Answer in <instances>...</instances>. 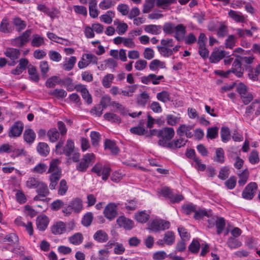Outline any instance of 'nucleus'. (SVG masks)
<instances>
[{
    "label": "nucleus",
    "mask_w": 260,
    "mask_h": 260,
    "mask_svg": "<svg viewBox=\"0 0 260 260\" xmlns=\"http://www.w3.org/2000/svg\"><path fill=\"white\" fill-rule=\"evenodd\" d=\"M150 134L148 136L156 135L160 137L158 142L161 141H170L175 135V131L173 128L166 127L158 131L153 129L150 131Z\"/></svg>",
    "instance_id": "1"
},
{
    "label": "nucleus",
    "mask_w": 260,
    "mask_h": 260,
    "mask_svg": "<svg viewBox=\"0 0 260 260\" xmlns=\"http://www.w3.org/2000/svg\"><path fill=\"white\" fill-rule=\"evenodd\" d=\"M59 160L57 159L52 160L50 163V167L48 173H50L49 180L57 182L61 177V170L58 168V165Z\"/></svg>",
    "instance_id": "2"
},
{
    "label": "nucleus",
    "mask_w": 260,
    "mask_h": 260,
    "mask_svg": "<svg viewBox=\"0 0 260 260\" xmlns=\"http://www.w3.org/2000/svg\"><path fill=\"white\" fill-rule=\"evenodd\" d=\"M170 223L168 221L162 219H154L149 224V229L154 232L165 231L170 228Z\"/></svg>",
    "instance_id": "3"
},
{
    "label": "nucleus",
    "mask_w": 260,
    "mask_h": 260,
    "mask_svg": "<svg viewBox=\"0 0 260 260\" xmlns=\"http://www.w3.org/2000/svg\"><path fill=\"white\" fill-rule=\"evenodd\" d=\"M91 171L98 176H102V179L106 181L110 175L111 169L108 166H103L101 164L97 163L92 168Z\"/></svg>",
    "instance_id": "4"
},
{
    "label": "nucleus",
    "mask_w": 260,
    "mask_h": 260,
    "mask_svg": "<svg viewBox=\"0 0 260 260\" xmlns=\"http://www.w3.org/2000/svg\"><path fill=\"white\" fill-rule=\"evenodd\" d=\"M72 83V79L70 78H67L64 80H61L58 76H54L49 79L46 82V85L47 87H54L56 84H59L60 86L70 85Z\"/></svg>",
    "instance_id": "5"
},
{
    "label": "nucleus",
    "mask_w": 260,
    "mask_h": 260,
    "mask_svg": "<svg viewBox=\"0 0 260 260\" xmlns=\"http://www.w3.org/2000/svg\"><path fill=\"white\" fill-rule=\"evenodd\" d=\"M4 54L11 60L10 62H8V64L10 66H14L19 61L17 60L20 57V51L16 48H8L4 52Z\"/></svg>",
    "instance_id": "6"
},
{
    "label": "nucleus",
    "mask_w": 260,
    "mask_h": 260,
    "mask_svg": "<svg viewBox=\"0 0 260 260\" xmlns=\"http://www.w3.org/2000/svg\"><path fill=\"white\" fill-rule=\"evenodd\" d=\"M257 185L255 182L249 183L243 190L242 196L246 200H251L254 196Z\"/></svg>",
    "instance_id": "7"
},
{
    "label": "nucleus",
    "mask_w": 260,
    "mask_h": 260,
    "mask_svg": "<svg viewBox=\"0 0 260 260\" xmlns=\"http://www.w3.org/2000/svg\"><path fill=\"white\" fill-rule=\"evenodd\" d=\"M31 34L30 29L25 31L21 36L15 38L13 41V45L17 47H21L25 45L28 41Z\"/></svg>",
    "instance_id": "8"
},
{
    "label": "nucleus",
    "mask_w": 260,
    "mask_h": 260,
    "mask_svg": "<svg viewBox=\"0 0 260 260\" xmlns=\"http://www.w3.org/2000/svg\"><path fill=\"white\" fill-rule=\"evenodd\" d=\"M23 129V124L20 121H16L11 126L9 132L10 137H17L21 135Z\"/></svg>",
    "instance_id": "9"
},
{
    "label": "nucleus",
    "mask_w": 260,
    "mask_h": 260,
    "mask_svg": "<svg viewBox=\"0 0 260 260\" xmlns=\"http://www.w3.org/2000/svg\"><path fill=\"white\" fill-rule=\"evenodd\" d=\"M117 206L114 203H109L105 208L104 213L105 217L110 219L112 220L117 215Z\"/></svg>",
    "instance_id": "10"
},
{
    "label": "nucleus",
    "mask_w": 260,
    "mask_h": 260,
    "mask_svg": "<svg viewBox=\"0 0 260 260\" xmlns=\"http://www.w3.org/2000/svg\"><path fill=\"white\" fill-rule=\"evenodd\" d=\"M192 128L191 125L181 124L176 130L177 135L182 137L185 135L187 138H191L193 136V134L191 131Z\"/></svg>",
    "instance_id": "11"
},
{
    "label": "nucleus",
    "mask_w": 260,
    "mask_h": 260,
    "mask_svg": "<svg viewBox=\"0 0 260 260\" xmlns=\"http://www.w3.org/2000/svg\"><path fill=\"white\" fill-rule=\"evenodd\" d=\"M255 112V114L257 116L260 114V101L255 100L251 104L247 107L245 112L246 117H249L250 114Z\"/></svg>",
    "instance_id": "12"
},
{
    "label": "nucleus",
    "mask_w": 260,
    "mask_h": 260,
    "mask_svg": "<svg viewBox=\"0 0 260 260\" xmlns=\"http://www.w3.org/2000/svg\"><path fill=\"white\" fill-rule=\"evenodd\" d=\"M19 64L15 69L12 70L11 73L15 75L21 74L26 69L29 63L28 60L26 58H22L19 60Z\"/></svg>",
    "instance_id": "13"
},
{
    "label": "nucleus",
    "mask_w": 260,
    "mask_h": 260,
    "mask_svg": "<svg viewBox=\"0 0 260 260\" xmlns=\"http://www.w3.org/2000/svg\"><path fill=\"white\" fill-rule=\"evenodd\" d=\"M226 54L224 50L214 49L209 57L210 61L212 63H217L225 57Z\"/></svg>",
    "instance_id": "14"
},
{
    "label": "nucleus",
    "mask_w": 260,
    "mask_h": 260,
    "mask_svg": "<svg viewBox=\"0 0 260 260\" xmlns=\"http://www.w3.org/2000/svg\"><path fill=\"white\" fill-rule=\"evenodd\" d=\"M241 61L239 58H237L234 60L232 64V68L231 70V72L235 74L238 77H241L243 74V69L241 68Z\"/></svg>",
    "instance_id": "15"
},
{
    "label": "nucleus",
    "mask_w": 260,
    "mask_h": 260,
    "mask_svg": "<svg viewBox=\"0 0 260 260\" xmlns=\"http://www.w3.org/2000/svg\"><path fill=\"white\" fill-rule=\"evenodd\" d=\"M117 223L120 226L126 230H131L134 226L133 220L124 216H120L117 219Z\"/></svg>",
    "instance_id": "16"
},
{
    "label": "nucleus",
    "mask_w": 260,
    "mask_h": 260,
    "mask_svg": "<svg viewBox=\"0 0 260 260\" xmlns=\"http://www.w3.org/2000/svg\"><path fill=\"white\" fill-rule=\"evenodd\" d=\"M36 223L38 230L44 231L48 225L49 219L46 215L39 216L37 218Z\"/></svg>",
    "instance_id": "17"
},
{
    "label": "nucleus",
    "mask_w": 260,
    "mask_h": 260,
    "mask_svg": "<svg viewBox=\"0 0 260 260\" xmlns=\"http://www.w3.org/2000/svg\"><path fill=\"white\" fill-rule=\"evenodd\" d=\"M149 218V212L145 210L137 212L135 214V219L140 223H146Z\"/></svg>",
    "instance_id": "18"
},
{
    "label": "nucleus",
    "mask_w": 260,
    "mask_h": 260,
    "mask_svg": "<svg viewBox=\"0 0 260 260\" xmlns=\"http://www.w3.org/2000/svg\"><path fill=\"white\" fill-rule=\"evenodd\" d=\"M66 231V224L62 221L55 223L51 227V232L54 235H60Z\"/></svg>",
    "instance_id": "19"
},
{
    "label": "nucleus",
    "mask_w": 260,
    "mask_h": 260,
    "mask_svg": "<svg viewBox=\"0 0 260 260\" xmlns=\"http://www.w3.org/2000/svg\"><path fill=\"white\" fill-rule=\"evenodd\" d=\"M174 31H175V38L178 41H181L183 39L186 33V28L181 24H178L175 26Z\"/></svg>",
    "instance_id": "20"
},
{
    "label": "nucleus",
    "mask_w": 260,
    "mask_h": 260,
    "mask_svg": "<svg viewBox=\"0 0 260 260\" xmlns=\"http://www.w3.org/2000/svg\"><path fill=\"white\" fill-rule=\"evenodd\" d=\"M93 238L94 240L100 243H104L108 240L107 234L103 230L97 231L93 235Z\"/></svg>",
    "instance_id": "21"
},
{
    "label": "nucleus",
    "mask_w": 260,
    "mask_h": 260,
    "mask_svg": "<svg viewBox=\"0 0 260 260\" xmlns=\"http://www.w3.org/2000/svg\"><path fill=\"white\" fill-rule=\"evenodd\" d=\"M150 101L149 95L145 91L143 92L137 98V103L138 105L145 107L146 104Z\"/></svg>",
    "instance_id": "22"
},
{
    "label": "nucleus",
    "mask_w": 260,
    "mask_h": 260,
    "mask_svg": "<svg viewBox=\"0 0 260 260\" xmlns=\"http://www.w3.org/2000/svg\"><path fill=\"white\" fill-rule=\"evenodd\" d=\"M105 149L110 150L112 153L116 154L119 152V149L117 147L115 143L109 139H106L104 143Z\"/></svg>",
    "instance_id": "23"
},
{
    "label": "nucleus",
    "mask_w": 260,
    "mask_h": 260,
    "mask_svg": "<svg viewBox=\"0 0 260 260\" xmlns=\"http://www.w3.org/2000/svg\"><path fill=\"white\" fill-rule=\"evenodd\" d=\"M96 7L97 1L90 0L89 3V15L93 18H96L99 15V11L97 9Z\"/></svg>",
    "instance_id": "24"
},
{
    "label": "nucleus",
    "mask_w": 260,
    "mask_h": 260,
    "mask_svg": "<svg viewBox=\"0 0 260 260\" xmlns=\"http://www.w3.org/2000/svg\"><path fill=\"white\" fill-rule=\"evenodd\" d=\"M74 143L71 140H68L67 142L66 146L63 147L62 154H64L67 156H70L74 151Z\"/></svg>",
    "instance_id": "25"
},
{
    "label": "nucleus",
    "mask_w": 260,
    "mask_h": 260,
    "mask_svg": "<svg viewBox=\"0 0 260 260\" xmlns=\"http://www.w3.org/2000/svg\"><path fill=\"white\" fill-rule=\"evenodd\" d=\"M28 73L30 80L35 82H39L40 77L35 67L30 65L28 67Z\"/></svg>",
    "instance_id": "26"
},
{
    "label": "nucleus",
    "mask_w": 260,
    "mask_h": 260,
    "mask_svg": "<svg viewBox=\"0 0 260 260\" xmlns=\"http://www.w3.org/2000/svg\"><path fill=\"white\" fill-rule=\"evenodd\" d=\"M69 207H71L72 210L75 212H79L82 209V203L81 200L79 198L74 199L69 205Z\"/></svg>",
    "instance_id": "27"
},
{
    "label": "nucleus",
    "mask_w": 260,
    "mask_h": 260,
    "mask_svg": "<svg viewBox=\"0 0 260 260\" xmlns=\"http://www.w3.org/2000/svg\"><path fill=\"white\" fill-rule=\"evenodd\" d=\"M37 188V192L43 198L47 196L50 193L47 185L44 182H41Z\"/></svg>",
    "instance_id": "28"
},
{
    "label": "nucleus",
    "mask_w": 260,
    "mask_h": 260,
    "mask_svg": "<svg viewBox=\"0 0 260 260\" xmlns=\"http://www.w3.org/2000/svg\"><path fill=\"white\" fill-rule=\"evenodd\" d=\"M175 236L172 231H167L164 236V241L168 245H172L175 242Z\"/></svg>",
    "instance_id": "29"
},
{
    "label": "nucleus",
    "mask_w": 260,
    "mask_h": 260,
    "mask_svg": "<svg viewBox=\"0 0 260 260\" xmlns=\"http://www.w3.org/2000/svg\"><path fill=\"white\" fill-rule=\"evenodd\" d=\"M156 98L158 101L166 103L171 101L170 93L166 90H163L157 93Z\"/></svg>",
    "instance_id": "30"
},
{
    "label": "nucleus",
    "mask_w": 260,
    "mask_h": 260,
    "mask_svg": "<svg viewBox=\"0 0 260 260\" xmlns=\"http://www.w3.org/2000/svg\"><path fill=\"white\" fill-rule=\"evenodd\" d=\"M47 135L50 142H55L58 139L59 133L56 128H51L48 131Z\"/></svg>",
    "instance_id": "31"
},
{
    "label": "nucleus",
    "mask_w": 260,
    "mask_h": 260,
    "mask_svg": "<svg viewBox=\"0 0 260 260\" xmlns=\"http://www.w3.org/2000/svg\"><path fill=\"white\" fill-rule=\"evenodd\" d=\"M36 137L35 132L31 129H27L24 131L23 138L27 143H32Z\"/></svg>",
    "instance_id": "32"
},
{
    "label": "nucleus",
    "mask_w": 260,
    "mask_h": 260,
    "mask_svg": "<svg viewBox=\"0 0 260 260\" xmlns=\"http://www.w3.org/2000/svg\"><path fill=\"white\" fill-rule=\"evenodd\" d=\"M220 135L222 141L226 143L231 139V133L230 129L226 126H223L221 128Z\"/></svg>",
    "instance_id": "33"
},
{
    "label": "nucleus",
    "mask_w": 260,
    "mask_h": 260,
    "mask_svg": "<svg viewBox=\"0 0 260 260\" xmlns=\"http://www.w3.org/2000/svg\"><path fill=\"white\" fill-rule=\"evenodd\" d=\"M210 215V211H208L204 209H200L196 210L194 215V218L196 220H200L205 216L209 217Z\"/></svg>",
    "instance_id": "34"
},
{
    "label": "nucleus",
    "mask_w": 260,
    "mask_h": 260,
    "mask_svg": "<svg viewBox=\"0 0 260 260\" xmlns=\"http://www.w3.org/2000/svg\"><path fill=\"white\" fill-rule=\"evenodd\" d=\"M216 155L214 157V160L220 164L224 161V153L222 148H218L216 150Z\"/></svg>",
    "instance_id": "35"
},
{
    "label": "nucleus",
    "mask_w": 260,
    "mask_h": 260,
    "mask_svg": "<svg viewBox=\"0 0 260 260\" xmlns=\"http://www.w3.org/2000/svg\"><path fill=\"white\" fill-rule=\"evenodd\" d=\"M235 31L238 37L244 39L246 37H252L253 33L251 30L249 29H244L240 28H236Z\"/></svg>",
    "instance_id": "36"
},
{
    "label": "nucleus",
    "mask_w": 260,
    "mask_h": 260,
    "mask_svg": "<svg viewBox=\"0 0 260 260\" xmlns=\"http://www.w3.org/2000/svg\"><path fill=\"white\" fill-rule=\"evenodd\" d=\"M104 118L106 120L115 123H119L121 122L120 118L113 113H106L104 115Z\"/></svg>",
    "instance_id": "37"
},
{
    "label": "nucleus",
    "mask_w": 260,
    "mask_h": 260,
    "mask_svg": "<svg viewBox=\"0 0 260 260\" xmlns=\"http://www.w3.org/2000/svg\"><path fill=\"white\" fill-rule=\"evenodd\" d=\"M13 23L16 27V29L18 31H20L24 29L26 26L25 22L18 17H16L13 19Z\"/></svg>",
    "instance_id": "38"
},
{
    "label": "nucleus",
    "mask_w": 260,
    "mask_h": 260,
    "mask_svg": "<svg viewBox=\"0 0 260 260\" xmlns=\"http://www.w3.org/2000/svg\"><path fill=\"white\" fill-rule=\"evenodd\" d=\"M83 236L82 234L77 233L69 238V241L74 245H78L83 241Z\"/></svg>",
    "instance_id": "39"
},
{
    "label": "nucleus",
    "mask_w": 260,
    "mask_h": 260,
    "mask_svg": "<svg viewBox=\"0 0 260 260\" xmlns=\"http://www.w3.org/2000/svg\"><path fill=\"white\" fill-rule=\"evenodd\" d=\"M45 44L44 38L38 35L33 36L31 42V45L33 47H39Z\"/></svg>",
    "instance_id": "40"
},
{
    "label": "nucleus",
    "mask_w": 260,
    "mask_h": 260,
    "mask_svg": "<svg viewBox=\"0 0 260 260\" xmlns=\"http://www.w3.org/2000/svg\"><path fill=\"white\" fill-rule=\"evenodd\" d=\"M114 16V13L112 11H107L106 14L100 16V19L105 23L110 24L112 22V18Z\"/></svg>",
    "instance_id": "41"
},
{
    "label": "nucleus",
    "mask_w": 260,
    "mask_h": 260,
    "mask_svg": "<svg viewBox=\"0 0 260 260\" xmlns=\"http://www.w3.org/2000/svg\"><path fill=\"white\" fill-rule=\"evenodd\" d=\"M229 16L238 22H243L244 21V17L243 16L240 14L239 12L231 10L229 12Z\"/></svg>",
    "instance_id": "42"
},
{
    "label": "nucleus",
    "mask_w": 260,
    "mask_h": 260,
    "mask_svg": "<svg viewBox=\"0 0 260 260\" xmlns=\"http://www.w3.org/2000/svg\"><path fill=\"white\" fill-rule=\"evenodd\" d=\"M215 225L217 229V234L220 235L223 231L225 225V220L223 217L217 218L216 220Z\"/></svg>",
    "instance_id": "43"
},
{
    "label": "nucleus",
    "mask_w": 260,
    "mask_h": 260,
    "mask_svg": "<svg viewBox=\"0 0 260 260\" xmlns=\"http://www.w3.org/2000/svg\"><path fill=\"white\" fill-rule=\"evenodd\" d=\"M200 248V244L199 242L196 239H193L188 246L189 251L193 254L198 253L199 251Z\"/></svg>",
    "instance_id": "44"
},
{
    "label": "nucleus",
    "mask_w": 260,
    "mask_h": 260,
    "mask_svg": "<svg viewBox=\"0 0 260 260\" xmlns=\"http://www.w3.org/2000/svg\"><path fill=\"white\" fill-rule=\"evenodd\" d=\"M49 94L55 96L57 99L64 98L67 95V92L63 89H55L50 91Z\"/></svg>",
    "instance_id": "45"
},
{
    "label": "nucleus",
    "mask_w": 260,
    "mask_h": 260,
    "mask_svg": "<svg viewBox=\"0 0 260 260\" xmlns=\"http://www.w3.org/2000/svg\"><path fill=\"white\" fill-rule=\"evenodd\" d=\"M37 150L40 154L43 156H46L49 152V147L45 143H39L37 146Z\"/></svg>",
    "instance_id": "46"
},
{
    "label": "nucleus",
    "mask_w": 260,
    "mask_h": 260,
    "mask_svg": "<svg viewBox=\"0 0 260 260\" xmlns=\"http://www.w3.org/2000/svg\"><path fill=\"white\" fill-rule=\"evenodd\" d=\"M180 117L176 116L172 114H169L167 116L166 120L167 123L171 126H174L180 122Z\"/></svg>",
    "instance_id": "47"
},
{
    "label": "nucleus",
    "mask_w": 260,
    "mask_h": 260,
    "mask_svg": "<svg viewBox=\"0 0 260 260\" xmlns=\"http://www.w3.org/2000/svg\"><path fill=\"white\" fill-rule=\"evenodd\" d=\"M114 75L112 74H108L104 76L102 80V84L106 88L110 87L111 84L114 79Z\"/></svg>",
    "instance_id": "48"
},
{
    "label": "nucleus",
    "mask_w": 260,
    "mask_h": 260,
    "mask_svg": "<svg viewBox=\"0 0 260 260\" xmlns=\"http://www.w3.org/2000/svg\"><path fill=\"white\" fill-rule=\"evenodd\" d=\"M157 48L160 54L165 57H169L172 55L171 49L167 48L166 46H157Z\"/></svg>",
    "instance_id": "49"
},
{
    "label": "nucleus",
    "mask_w": 260,
    "mask_h": 260,
    "mask_svg": "<svg viewBox=\"0 0 260 260\" xmlns=\"http://www.w3.org/2000/svg\"><path fill=\"white\" fill-rule=\"evenodd\" d=\"M227 243L229 247L231 248H237L242 245V243L234 237L229 238Z\"/></svg>",
    "instance_id": "50"
},
{
    "label": "nucleus",
    "mask_w": 260,
    "mask_h": 260,
    "mask_svg": "<svg viewBox=\"0 0 260 260\" xmlns=\"http://www.w3.org/2000/svg\"><path fill=\"white\" fill-rule=\"evenodd\" d=\"M40 69L41 70V74L44 78L47 77V73L49 70V67L47 61H42L40 63Z\"/></svg>",
    "instance_id": "51"
},
{
    "label": "nucleus",
    "mask_w": 260,
    "mask_h": 260,
    "mask_svg": "<svg viewBox=\"0 0 260 260\" xmlns=\"http://www.w3.org/2000/svg\"><path fill=\"white\" fill-rule=\"evenodd\" d=\"M218 128L217 126L209 127L207 129V137L211 139H215L218 136Z\"/></svg>",
    "instance_id": "52"
},
{
    "label": "nucleus",
    "mask_w": 260,
    "mask_h": 260,
    "mask_svg": "<svg viewBox=\"0 0 260 260\" xmlns=\"http://www.w3.org/2000/svg\"><path fill=\"white\" fill-rule=\"evenodd\" d=\"M182 209L184 213L187 215H189L192 212H196V206L192 203L185 204L182 206Z\"/></svg>",
    "instance_id": "53"
},
{
    "label": "nucleus",
    "mask_w": 260,
    "mask_h": 260,
    "mask_svg": "<svg viewBox=\"0 0 260 260\" xmlns=\"http://www.w3.org/2000/svg\"><path fill=\"white\" fill-rule=\"evenodd\" d=\"M9 23L7 19H3L0 24V31L4 33H9L12 29L9 27Z\"/></svg>",
    "instance_id": "54"
},
{
    "label": "nucleus",
    "mask_w": 260,
    "mask_h": 260,
    "mask_svg": "<svg viewBox=\"0 0 260 260\" xmlns=\"http://www.w3.org/2000/svg\"><path fill=\"white\" fill-rule=\"evenodd\" d=\"M82 159L86 162V164L88 165L89 167L94 162L95 156L92 153H87L83 156V157Z\"/></svg>",
    "instance_id": "55"
},
{
    "label": "nucleus",
    "mask_w": 260,
    "mask_h": 260,
    "mask_svg": "<svg viewBox=\"0 0 260 260\" xmlns=\"http://www.w3.org/2000/svg\"><path fill=\"white\" fill-rule=\"evenodd\" d=\"M230 170L228 167H222L219 172L218 177L221 180L226 179L229 176Z\"/></svg>",
    "instance_id": "56"
},
{
    "label": "nucleus",
    "mask_w": 260,
    "mask_h": 260,
    "mask_svg": "<svg viewBox=\"0 0 260 260\" xmlns=\"http://www.w3.org/2000/svg\"><path fill=\"white\" fill-rule=\"evenodd\" d=\"M236 44V37L234 35H230L225 40V47L227 48L232 49Z\"/></svg>",
    "instance_id": "57"
},
{
    "label": "nucleus",
    "mask_w": 260,
    "mask_h": 260,
    "mask_svg": "<svg viewBox=\"0 0 260 260\" xmlns=\"http://www.w3.org/2000/svg\"><path fill=\"white\" fill-rule=\"evenodd\" d=\"M249 176V173L247 170H244L239 175L238 184L240 186L244 185L247 182Z\"/></svg>",
    "instance_id": "58"
},
{
    "label": "nucleus",
    "mask_w": 260,
    "mask_h": 260,
    "mask_svg": "<svg viewBox=\"0 0 260 260\" xmlns=\"http://www.w3.org/2000/svg\"><path fill=\"white\" fill-rule=\"evenodd\" d=\"M90 136L91 138L92 145L94 146H97L101 138L100 133L93 131L91 132Z\"/></svg>",
    "instance_id": "59"
},
{
    "label": "nucleus",
    "mask_w": 260,
    "mask_h": 260,
    "mask_svg": "<svg viewBox=\"0 0 260 260\" xmlns=\"http://www.w3.org/2000/svg\"><path fill=\"white\" fill-rule=\"evenodd\" d=\"M15 197L17 201L20 204H24L26 202V198L24 192L20 190H16Z\"/></svg>",
    "instance_id": "60"
},
{
    "label": "nucleus",
    "mask_w": 260,
    "mask_h": 260,
    "mask_svg": "<svg viewBox=\"0 0 260 260\" xmlns=\"http://www.w3.org/2000/svg\"><path fill=\"white\" fill-rule=\"evenodd\" d=\"M228 33V27L224 25L221 24L217 31V35L219 38H224Z\"/></svg>",
    "instance_id": "61"
},
{
    "label": "nucleus",
    "mask_w": 260,
    "mask_h": 260,
    "mask_svg": "<svg viewBox=\"0 0 260 260\" xmlns=\"http://www.w3.org/2000/svg\"><path fill=\"white\" fill-rule=\"evenodd\" d=\"M68 188V187L66 181L64 179H62L59 183L58 193L61 196L64 195L66 193Z\"/></svg>",
    "instance_id": "62"
},
{
    "label": "nucleus",
    "mask_w": 260,
    "mask_h": 260,
    "mask_svg": "<svg viewBox=\"0 0 260 260\" xmlns=\"http://www.w3.org/2000/svg\"><path fill=\"white\" fill-rule=\"evenodd\" d=\"M76 61V58L75 56L71 57L69 60L63 64V68L64 70L67 71L71 70L73 68Z\"/></svg>",
    "instance_id": "63"
},
{
    "label": "nucleus",
    "mask_w": 260,
    "mask_h": 260,
    "mask_svg": "<svg viewBox=\"0 0 260 260\" xmlns=\"http://www.w3.org/2000/svg\"><path fill=\"white\" fill-rule=\"evenodd\" d=\"M48 55L50 59L52 61L58 62L61 59V55L57 51L50 50L49 51Z\"/></svg>",
    "instance_id": "64"
}]
</instances>
